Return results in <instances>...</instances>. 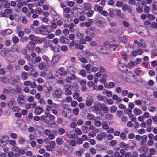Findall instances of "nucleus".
Returning a JSON list of instances; mask_svg holds the SVG:
<instances>
[{
  "instance_id": "f257e3e1",
  "label": "nucleus",
  "mask_w": 157,
  "mask_h": 157,
  "mask_svg": "<svg viewBox=\"0 0 157 157\" xmlns=\"http://www.w3.org/2000/svg\"><path fill=\"white\" fill-rule=\"evenodd\" d=\"M64 106H63V109L62 112V115L66 118L70 119L72 115L71 109L69 108L65 107Z\"/></svg>"
},
{
  "instance_id": "f03ea898",
  "label": "nucleus",
  "mask_w": 157,
  "mask_h": 157,
  "mask_svg": "<svg viewBox=\"0 0 157 157\" xmlns=\"http://www.w3.org/2000/svg\"><path fill=\"white\" fill-rule=\"evenodd\" d=\"M62 91L60 89H58L53 91L52 94L54 97L59 98L62 96Z\"/></svg>"
},
{
  "instance_id": "7ed1b4c3",
  "label": "nucleus",
  "mask_w": 157,
  "mask_h": 157,
  "mask_svg": "<svg viewBox=\"0 0 157 157\" xmlns=\"http://www.w3.org/2000/svg\"><path fill=\"white\" fill-rule=\"evenodd\" d=\"M94 31L93 28H90L89 29H86L85 32L87 35L93 37L95 36Z\"/></svg>"
},
{
  "instance_id": "20e7f679",
  "label": "nucleus",
  "mask_w": 157,
  "mask_h": 157,
  "mask_svg": "<svg viewBox=\"0 0 157 157\" xmlns=\"http://www.w3.org/2000/svg\"><path fill=\"white\" fill-rule=\"evenodd\" d=\"M94 101V99L91 97H87L86 100L85 104L87 106H91Z\"/></svg>"
},
{
  "instance_id": "39448f33",
  "label": "nucleus",
  "mask_w": 157,
  "mask_h": 157,
  "mask_svg": "<svg viewBox=\"0 0 157 157\" xmlns=\"http://www.w3.org/2000/svg\"><path fill=\"white\" fill-rule=\"evenodd\" d=\"M60 41L62 43L67 44L69 42V39L65 36H63L60 39Z\"/></svg>"
},
{
  "instance_id": "423d86ee",
  "label": "nucleus",
  "mask_w": 157,
  "mask_h": 157,
  "mask_svg": "<svg viewBox=\"0 0 157 157\" xmlns=\"http://www.w3.org/2000/svg\"><path fill=\"white\" fill-rule=\"evenodd\" d=\"M40 120L41 121L47 124H48L49 121V118L48 115H42L40 117Z\"/></svg>"
},
{
  "instance_id": "0eeeda50",
  "label": "nucleus",
  "mask_w": 157,
  "mask_h": 157,
  "mask_svg": "<svg viewBox=\"0 0 157 157\" xmlns=\"http://www.w3.org/2000/svg\"><path fill=\"white\" fill-rule=\"evenodd\" d=\"M76 76L75 75L72 74L70 77H67L65 79V81L67 83H70L71 80H74L75 79Z\"/></svg>"
},
{
  "instance_id": "6e6552de",
  "label": "nucleus",
  "mask_w": 157,
  "mask_h": 157,
  "mask_svg": "<svg viewBox=\"0 0 157 157\" xmlns=\"http://www.w3.org/2000/svg\"><path fill=\"white\" fill-rule=\"evenodd\" d=\"M100 107L104 113H106L108 112L109 109L108 107L105 105L104 104L100 105Z\"/></svg>"
},
{
  "instance_id": "1a4fd4ad",
  "label": "nucleus",
  "mask_w": 157,
  "mask_h": 157,
  "mask_svg": "<svg viewBox=\"0 0 157 157\" xmlns=\"http://www.w3.org/2000/svg\"><path fill=\"white\" fill-rule=\"evenodd\" d=\"M45 61L47 67H50L53 64H55V63L52 61V59H50L47 58L45 59Z\"/></svg>"
},
{
  "instance_id": "9d476101",
  "label": "nucleus",
  "mask_w": 157,
  "mask_h": 157,
  "mask_svg": "<svg viewBox=\"0 0 157 157\" xmlns=\"http://www.w3.org/2000/svg\"><path fill=\"white\" fill-rule=\"evenodd\" d=\"M105 48H106L105 47H103L101 45H98L96 49L98 52L102 53H105V52L104 51Z\"/></svg>"
},
{
  "instance_id": "9b49d317",
  "label": "nucleus",
  "mask_w": 157,
  "mask_h": 157,
  "mask_svg": "<svg viewBox=\"0 0 157 157\" xmlns=\"http://www.w3.org/2000/svg\"><path fill=\"white\" fill-rule=\"evenodd\" d=\"M38 67L39 69L43 70L46 69L47 66L45 63L42 62L38 64Z\"/></svg>"
},
{
  "instance_id": "f8f14e48",
  "label": "nucleus",
  "mask_w": 157,
  "mask_h": 157,
  "mask_svg": "<svg viewBox=\"0 0 157 157\" xmlns=\"http://www.w3.org/2000/svg\"><path fill=\"white\" fill-rule=\"evenodd\" d=\"M43 112L42 108L40 107H36L34 110V113L36 115H40Z\"/></svg>"
},
{
  "instance_id": "ddd939ff",
  "label": "nucleus",
  "mask_w": 157,
  "mask_h": 157,
  "mask_svg": "<svg viewBox=\"0 0 157 157\" xmlns=\"http://www.w3.org/2000/svg\"><path fill=\"white\" fill-rule=\"evenodd\" d=\"M13 52H16L17 53H19L20 52L18 46L17 44H14L13 45L11 50Z\"/></svg>"
},
{
  "instance_id": "4468645a",
  "label": "nucleus",
  "mask_w": 157,
  "mask_h": 157,
  "mask_svg": "<svg viewBox=\"0 0 157 157\" xmlns=\"http://www.w3.org/2000/svg\"><path fill=\"white\" fill-rule=\"evenodd\" d=\"M12 30L10 29H8L2 31L0 32L1 35L4 36L6 35H9L12 33Z\"/></svg>"
},
{
  "instance_id": "2eb2a0df",
  "label": "nucleus",
  "mask_w": 157,
  "mask_h": 157,
  "mask_svg": "<svg viewBox=\"0 0 157 157\" xmlns=\"http://www.w3.org/2000/svg\"><path fill=\"white\" fill-rule=\"evenodd\" d=\"M9 140V137L6 136H4L0 139V142L2 144H4L8 142Z\"/></svg>"
},
{
  "instance_id": "dca6fc26",
  "label": "nucleus",
  "mask_w": 157,
  "mask_h": 157,
  "mask_svg": "<svg viewBox=\"0 0 157 157\" xmlns=\"http://www.w3.org/2000/svg\"><path fill=\"white\" fill-rule=\"evenodd\" d=\"M94 9L95 11L101 12L102 11L103 8L102 6H101L98 5H96L94 7Z\"/></svg>"
},
{
  "instance_id": "f3484780",
  "label": "nucleus",
  "mask_w": 157,
  "mask_h": 157,
  "mask_svg": "<svg viewBox=\"0 0 157 157\" xmlns=\"http://www.w3.org/2000/svg\"><path fill=\"white\" fill-rule=\"evenodd\" d=\"M55 145V142L54 141H52L51 145L47 146V150L48 151H51L54 148V146Z\"/></svg>"
},
{
  "instance_id": "a211bd4d",
  "label": "nucleus",
  "mask_w": 157,
  "mask_h": 157,
  "mask_svg": "<svg viewBox=\"0 0 157 157\" xmlns=\"http://www.w3.org/2000/svg\"><path fill=\"white\" fill-rule=\"evenodd\" d=\"M9 52V50L7 49L2 48L1 50L0 54L2 56L5 57Z\"/></svg>"
},
{
  "instance_id": "6ab92c4d",
  "label": "nucleus",
  "mask_w": 157,
  "mask_h": 157,
  "mask_svg": "<svg viewBox=\"0 0 157 157\" xmlns=\"http://www.w3.org/2000/svg\"><path fill=\"white\" fill-rule=\"evenodd\" d=\"M83 7L86 10H88L91 9V6L88 2L85 3L83 4Z\"/></svg>"
},
{
  "instance_id": "aec40b11",
  "label": "nucleus",
  "mask_w": 157,
  "mask_h": 157,
  "mask_svg": "<svg viewBox=\"0 0 157 157\" xmlns=\"http://www.w3.org/2000/svg\"><path fill=\"white\" fill-rule=\"evenodd\" d=\"M106 135L105 133L98 134L96 136V138L98 140H101L103 139L104 137H105Z\"/></svg>"
},
{
  "instance_id": "412c9836",
  "label": "nucleus",
  "mask_w": 157,
  "mask_h": 157,
  "mask_svg": "<svg viewBox=\"0 0 157 157\" xmlns=\"http://www.w3.org/2000/svg\"><path fill=\"white\" fill-rule=\"evenodd\" d=\"M15 103V101L14 100L12 99L7 103V105L9 108L11 109L14 106V104Z\"/></svg>"
},
{
  "instance_id": "4be33fe9",
  "label": "nucleus",
  "mask_w": 157,
  "mask_h": 157,
  "mask_svg": "<svg viewBox=\"0 0 157 157\" xmlns=\"http://www.w3.org/2000/svg\"><path fill=\"white\" fill-rule=\"evenodd\" d=\"M116 14L120 19H123L124 17V15L123 13H121L120 10H118L116 11Z\"/></svg>"
},
{
  "instance_id": "5701e85b",
  "label": "nucleus",
  "mask_w": 157,
  "mask_h": 157,
  "mask_svg": "<svg viewBox=\"0 0 157 157\" xmlns=\"http://www.w3.org/2000/svg\"><path fill=\"white\" fill-rule=\"evenodd\" d=\"M93 22V20L92 19H89L88 21H86L85 23V26L86 27H89L91 26Z\"/></svg>"
},
{
  "instance_id": "b1692460",
  "label": "nucleus",
  "mask_w": 157,
  "mask_h": 157,
  "mask_svg": "<svg viewBox=\"0 0 157 157\" xmlns=\"http://www.w3.org/2000/svg\"><path fill=\"white\" fill-rule=\"evenodd\" d=\"M133 113L136 115H139L142 113L141 110L137 108H135L133 110Z\"/></svg>"
},
{
  "instance_id": "393cba45",
  "label": "nucleus",
  "mask_w": 157,
  "mask_h": 157,
  "mask_svg": "<svg viewBox=\"0 0 157 157\" xmlns=\"http://www.w3.org/2000/svg\"><path fill=\"white\" fill-rule=\"evenodd\" d=\"M86 56V57L90 60H92L94 58V55L91 53H90L88 52H87L85 53Z\"/></svg>"
},
{
  "instance_id": "a878e982",
  "label": "nucleus",
  "mask_w": 157,
  "mask_h": 157,
  "mask_svg": "<svg viewBox=\"0 0 157 157\" xmlns=\"http://www.w3.org/2000/svg\"><path fill=\"white\" fill-rule=\"evenodd\" d=\"M152 12L155 14H157V2L152 5Z\"/></svg>"
},
{
  "instance_id": "bb28decb",
  "label": "nucleus",
  "mask_w": 157,
  "mask_h": 157,
  "mask_svg": "<svg viewBox=\"0 0 157 157\" xmlns=\"http://www.w3.org/2000/svg\"><path fill=\"white\" fill-rule=\"evenodd\" d=\"M21 76L22 79L25 80L27 79L28 78V74L26 72H23L21 74Z\"/></svg>"
},
{
  "instance_id": "cd10ccee",
  "label": "nucleus",
  "mask_w": 157,
  "mask_h": 157,
  "mask_svg": "<svg viewBox=\"0 0 157 157\" xmlns=\"http://www.w3.org/2000/svg\"><path fill=\"white\" fill-rule=\"evenodd\" d=\"M8 79L7 78L2 77L0 78V81L2 83L5 84L8 82Z\"/></svg>"
},
{
  "instance_id": "c85d7f7f",
  "label": "nucleus",
  "mask_w": 157,
  "mask_h": 157,
  "mask_svg": "<svg viewBox=\"0 0 157 157\" xmlns=\"http://www.w3.org/2000/svg\"><path fill=\"white\" fill-rule=\"evenodd\" d=\"M25 101L24 99L21 97V96H19L17 98V101L18 103L21 105H22Z\"/></svg>"
},
{
  "instance_id": "c756f323",
  "label": "nucleus",
  "mask_w": 157,
  "mask_h": 157,
  "mask_svg": "<svg viewBox=\"0 0 157 157\" xmlns=\"http://www.w3.org/2000/svg\"><path fill=\"white\" fill-rule=\"evenodd\" d=\"M142 101L146 105H148L150 103V100L146 98H142Z\"/></svg>"
},
{
  "instance_id": "7c9ffc66",
  "label": "nucleus",
  "mask_w": 157,
  "mask_h": 157,
  "mask_svg": "<svg viewBox=\"0 0 157 157\" xmlns=\"http://www.w3.org/2000/svg\"><path fill=\"white\" fill-rule=\"evenodd\" d=\"M31 75L34 77H37L38 75V73L36 70H34V69H33L31 71Z\"/></svg>"
},
{
  "instance_id": "2f4dec72",
  "label": "nucleus",
  "mask_w": 157,
  "mask_h": 157,
  "mask_svg": "<svg viewBox=\"0 0 157 157\" xmlns=\"http://www.w3.org/2000/svg\"><path fill=\"white\" fill-rule=\"evenodd\" d=\"M118 67L121 71H123L124 69H125L126 66L125 65H124L123 63H119L118 64Z\"/></svg>"
},
{
  "instance_id": "473e14b6",
  "label": "nucleus",
  "mask_w": 157,
  "mask_h": 157,
  "mask_svg": "<svg viewBox=\"0 0 157 157\" xmlns=\"http://www.w3.org/2000/svg\"><path fill=\"white\" fill-rule=\"evenodd\" d=\"M147 148L146 147H141L139 150V151L141 153H146L147 152Z\"/></svg>"
},
{
  "instance_id": "72a5a7b5",
  "label": "nucleus",
  "mask_w": 157,
  "mask_h": 157,
  "mask_svg": "<svg viewBox=\"0 0 157 157\" xmlns=\"http://www.w3.org/2000/svg\"><path fill=\"white\" fill-rule=\"evenodd\" d=\"M123 2L121 1H117L116 3V6L118 7H121L123 6Z\"/></svg>"
},
{
  "instance_id": "f704fd0d",
  "label": "nucleus",
  "mask_w": 157,
  "mask_h": 157,
  "mask_svg": "<svg viewBox=\"0 0 157 157\" xmlns=\"http://www.w3.org/2000/svg\"><path fill=\"white\" fill-rule=\"evenodd\" d=\"M47 28L46 26L42 25V26L39 27L38 28V31L40 33L43 32V30Z\"/></svg>"
},
{
  "instance_id": "c9c22d12",
  "label": "nucleus",
  "mask_w": 157,
  "mask_h": 157,
  "mask_svg": "<svg viewBox=\"0 0 157 157\" xmlns=\"http://www.w3.org/2000/svg\"><path fill=\"white\" fill-rule=\"evenodd\" d=\"M124 112L126 114H127L129 116L132 114V111L129 108H127L125 109Z\"/></svg>"
},
{
  "instance_id": "e433bc0d",
  "label": "nucleus",
  "mask_w": 157,
  "mask_h": 157,
  "mask_svg": "<svg viewBox=\"0 0 157 157\" xmlns=\"http://www.w3.org/2000/svg\"><path fill=\"white\" fill-rule=\"evenodd\" d=\"M129 117L130 119V120L133 122H136V118L133 114H132L129 116Z\"/></svg>"
},
{
  "instance_id": "4c0bfd02",
  "label": "nucleus",
  "mask_w": 157,
  "mask_h": 157,
  "mask_svg": "<svg viewBox=\"0 0 157 157\" xmlns=\"http://www.w3.org/2000/svg\"><path fill=\"white\" fill-rule=\"evenodd\" d=\"M59 59V57L58 56H54L52 59V61L55 63H57Z\"/></svg>"
},
{
  "instance_id": "58836bf2",
  "label": "nucleus",
  "mask_w": 157,
  "mask_h": 157,
  "mask_svg": "<svg viewBox=\"0 0 157 157\" xmlns=\"http://www.w3.org/2000/svg\"><path fill=\"white\" fill-rule=\"evenodd\" d=\"M56 141L59 145H61L63 142V140L61 138H57L56 140Z\"/></svg>"
},
{
  "instance_id": "ea45409f",
  "label": "nucleus",
  "mask_w": 157,
  "mask_h": 157,
  "mask_svg": "<svg viewBox=\"0 0 157 157\" xmlns=\"http://www.w3.org/2000/svg\"><path fill=\"white\" fill-rule=\"evenodd\" d=\"M117 109V107L115 106H112L110 108V112L112 113H114Z\"/></svg>"
},
{
  "instance_id": "a19ab883",
  "label": "nucleus",
  "mask_w": 157,
  "mask_h": 157,
  "mask_svg": "<svg viewBox=\"0 0 157 157\" xmlns=\"http://www.w3.org/2000/svg\"><path fill=\"white\" fill-rule=\"evenodd\" d=\"M70 87L71 88V89L73 88H75V89H78V86L77 84L75 83H73L70 85Z\"/></svg>"
},
{
  "instance_id": "79ce46f5",
  "label": "nucleus",
  "mask_w": 157,
  "mask_h": 157,
  "mask_svg": "<svg viewBox=\"0 0 157 157\" xmlns=\"http://www.w3.org/2000/svg\"><path fill=\"white\" fill-rule=\"evenodd\" d=\"M3 93L4 94H9L11 93L10 90H9L6 88H4L2 90Z\"/></svg>"
},
{
  "instance_id": "37998d69",
  "label": "nucleus",
  "mask_w": 157,
  "mask_h": 157,
  "mask_svg": "<svg viewBox=\"0 0 157 157\" xmlns=\"http://www.w3.org/2000/svg\"><path fill=\"white\" fill-rule=\"evenodd\" d=\"M34 11L35 13L40 14L42 12V9L40 8H37L35 9Z\"/></svg>"
},
{
  "instance_id": "c03bdc74",
  "label": "nucleus",
  "mask_w": 157,
  "mask_h": 157,
  "mask_svg": "<svg viewBox=\"0 0 157 157\" xmlns=\"http://www.w3.org/2000/svg\"><path fill=\"white\" fill-rule=\"evenodd\" d=\"M94 121V124L96 126L99 127L101 126L102 124V123H101V121H97L96 120H95Z\"/></svg>"
},
{
  "instance_id": "a18cd8bd",
  "label": "nucleus",
  "mask_w": 157,
  "mask_h": 157,
  "mask_svg": "<svg viewBox=\"0 0 157 157\" xmlns=\"http://www.w3.org/2000/svg\"><path fill=\"white\" fill-rule=\"evenodd\" d=\"M148 19L151 21L154 20L155 19V17L154 15L149 14L147 15Z\"/></svg>"
},
{
  "instance_id": "49530a36",
  "label": "nucleus",
  "mask_w": 157,
  "mask_h": 157,
  "mask_svg": "<svg viewBox=\"0 0 157 157\" xmlns=\"http://www.w3.org/2000/svg\"><path fill=\"white\" fill-rule=\"evenodd\" d=\"M11 109L13 112H19L20 110V109L17 106H13Z\"/></svg>"
},
{
  "instance_id": "de8ad7c7",
  "label": "nucleus",
  "mask_w": 157,
  "mask_h": 157,
  "mask_svg": "<svg viewBox=\"0 0 157 157\" xmlns=\"http://www.w3.org/2000/svg\"><path fill=\"white\" fill-rule=\"evenodd\" d=\"M102 124L103 125L102 128L104 129H108L109 126L106 122H103L102 123Z\"/></svg>"
},
{
  "instance_id": "09e8293b",
  "label": "nucleus",
  "mask_w": 157,
  "mask_h": 157,
  "mask_svg": "<svg viewBox=\"0 0 157 157\" xmlns=\"http://www.w3.org/2000/svg\"><path fill=\"white\" fill-rule=\"evenodd\" d=\"M65 132V130L61 128H59L58 131V133L60 135H63V134H64Z\"/></svg>"
},
{
  "instance_id": "8fccbe9b",
  "label": "nucleus",
  "mask_w": 157,
  "mask_h": 157,
  "mask_svg": "<svg viewBox=\"0 0 157 157\" xmlns=\"http://www.w3.org/2000/svg\"><path fill=\"white\" fill-rule=\"evenodd\" d=\"M149 154L151 155H153L156 153V151L154 148H151L149 149Z\"/></svg>"
},
{
  "instance_id": "3c124183",
  "label": "nucleus",
  "mask_w": 157,
  "mask_h": 157,
  "mask_svg": "<svg viewBox=\"0 0 157 157\" xmlns=\"http://www.w3.org/2000/svg\"><path fill=\"white\" fill-rule=\"evenodd\" d=\"M143 10V8L141 6H138L136 8V11L138 13H142Z\"/></svg>"
},
{
  "instance_id": "603ef678",
  "label": "nucleus",
  "mask_w": 157,
  "mask_h": 157,
  "mask_svg": "<svg viewBox=\"0 0 157 157\" xmlns=\"http://www.w3.org/2000/svg\"><path fill=\"white\" fill-rule=\"evenodd\" d=\"M106 119L109 120H111L113 118V115L111 114L108 113L105 115Z\"/></svg>"
},
{
  "instance_id": "864d4df0",
  "label": "nucleus",
  "mask_w": 157,
  "mask_h": 157,
  "mask_svg": "<svg viewBox=\"0 0 157 157\" xmlns=\"http://www.w3.org/2000/svg\"><path fill=\"white\" fill-rule=\"evenodd\" d=\"M116 144L117 141L115 140H113L109 143V145L113 147L115 146Z\"/></svg>"
},
{
  "instance_id": "5fc2aeb1",
  "label": "nucleus",
  "mask_w": 157,
  "mask_h": 157,
  "mask_svg": "<svg viewBox=\"0 0 157 157\" xmlns=\"http://www.w3.org/2000/svg\"><path fill=\"white\" fill-rule=\"evenodd\" d=\"M87 118L89 120H94L95 117L92 114H89L87 116Z\"/></svg>"
},
{
  "instance_id": "6e6d98bb",
  "label": "nucleus",
  "mask_w": 157,
  "mask_h": 157,
  "mask_svg": "<svg viewBox=\"0 0 157 157\" xmlns=\"http://www.w3.org/2000/svg\"><path fill=\"white\" fill-rule=\"evenodd\" d=\"M126 133L125 132H122L120 133V138L122 140L125 139L126 138Z\"/></svg>"
},
{
  "instance_id": "4d7b16f0",
  "label": "nucleus",
  "mask_w": 157,
  "mask_h": 157,
  "mask_svg": "<svg viewBox=\"0 0 157 157\" xmlns=\"http://www.w3.org/2000/svg\"><path fill=\"white\" fill-rule=\"evenodd\" d=\"M65 94L67 95H71L72 94V91L69 89L65 90Z\"/></svg>"
},
{
  "instance_id": "13d9d810",
  "label": "nucleus",
  "mask_w": 157,
  "mask_h": 157,
  "mask_svg": "<svg viewBox=\"0 0 157 157\" xmlns=\"http://www.w3.org/2000/svg\"><path fill=\"white\" fill-rule=\"evenodd\" d=\"M67 69L68 73L70 74H71L72 73H73L74 72V68L72 67H69Z\"/></svg>"
},
{
  "instance_id": "bf43d9fd",
  "label": "nucleus",
  "mask_w": 157,
  "mask_h": 157,
  "mask_svg": "<svg viewBox=\"0 0 157 157\" xmlns=\"http://www.w3.org/2000/svg\"><path fill=\"white\" fill-rule=\"evenodd\" d=\"M82 67L86 70H90L91 67V65L90 64L84 65L83 66H82Z\"/></svg>"
},
{
  "instance_id": "052dcab7",
  "label": "nucleus",
  "mask_w": 157,
  "mask_h": 157,
  "mask_svg": "<svg viewBox=\"0 0 157 157\" xmlns=\"http://www.w3.org/2000/svg\"><path fill=\"white\" fill-rule=\"evenodd\" d=\"M30 86L31 88L33 89L36 86V84L35 82H31Z\"/></svg>"
},
{
  "instance_id": "680f3d73",
  "label": "nucleus",
  "mask_w": 157,
  "mask_h": 157,
  "mask_svg": "<svg viewBox=\"0 0 157 157\" xmlns=\"http://www.w3.org/2000/svg\"><path fill=\"white\" fill-rule=\"evenodd\" d=\"M12 40L14 43H16L18 42L19 39L18 37L15 36L13 38Z\"/></svg>"
},
{
  "instance_id": "e2e57ef3",
  "label": "nucleus",
  "mask_w": 157,
  "mask_h": 157,
  "mask_svg": "<svg viewBox=\"0 0 157 157\" xmlns=\"http://www.w3.org/2000/svg\"><path fill=\"white\" fill-rule=\"evenodd\" d=\"M142 100H136L135 101L134 103L135 104L137 105H141L142 103Z\"/></svg>"
},
{
  "instance_id": "0e129e2a",
  "label": "nucleus",
  "mask_w": 157,
  "mask_h": 157,
  "mask_svg": "<svg viewBox=\"0 0 157 157\" xmlns=\"http://www.w3.org/2000/svg\"><path fill=\"white\" fill-rule=\"evenodd\" d=\"M79 96L77 92L76 91H75L73 93V98L74 99H77Z\"/></svg>"
},
{
  "instance_id": "69168bd1",
  "label": "nucleus",
  "mask_w": 157,
  "mask_h": 157,
  "mask_svg": "<svg viewBox=\"0 0 157 157\" xmlns=\"http://www.w3.org/2000/svg\"><path fill=\"white\" fill-rule=\"evenodd\" d=\"M60 48L62 51L65 52L68 50V48L66 45H63Z\"/></svg>"
},
{
  "instance_id": "338daca9",
  "label": "nucleus",
  "mask_w": 157,
  "mask_h": 157,
  "mask_svg": "<svg viewBox=\"0 0 157 157\" xmlns=\"http://www.w3.org/2000/svg\"><path fill=\"white\" fill-rule=\"evenodd\" d=\"M73 112L74 114L75 115H78L79 113V111L78 108H75L73 109Z\"/></svg>"
},
{
  "instance_id": "774afa93",
  "label": "nucleus",
  "mask_w": 157,
  "mask_h": 157,
  "mask_svg": "<svg viewBox=\"0 0 157 157\" xmlns=\"http://www.w3.org/2000/svg\"><path fill=\"white\" fill-rule=\"evenodd\" d=\"M21 89L20 87H17L13 91L15 93H19L21 91Z\"/></svg>"
}]
</instances>
